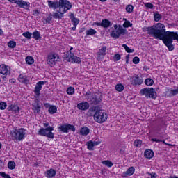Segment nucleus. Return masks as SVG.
I'll return each instance as SVG.
<instances>
[{
	"label": "nucleus",
	"mask_w": 178,
	"mask_h": 178,
	"mask_svg": "<svg viewBox=\"0 0 178 178\" xmlns=\"http://www.w3.org/2000/svg\"><path fill=\"white\" fill-rule=\"evenodd\" d=\"M146 30L155 40H161L168 51L175 49L173 40L178 42L177 32L166 31V26L162 23H157L155 26L146 27Z\"/></svg>",
	"instance_id": "obj_1"
},
{
	"label": "nucleus",
	"mask_w": 178,
	"mask_h": 178,
	"mask_svg": "<svg viewBox=\"0 0 178 178\" xmlns=\"http://www.w3.org/2000/svg\"><path fill=\"white\" fill-rule=\"evenodd\" d=\"M43 126L46 128H41L38 131V136H41L42 137H47V138L54 140L55 134L52 133V131H54V127L49 126V123L48 122L43 123Z\"/></svg>",
	"instance_id": "obj_2"
},
{
	"label": "nucleus",
	"mask_w": 178,
	"mask_h": 178,
	"mask_svg": "<svg viewBox=\"0 0 178 178\" xmlns=\"http://www.w3.org/2000/svg\"><path fill=\"white\" fill-rule=\"evenodd\" d=\"M11 140L13 141H23L26 137V129L24 128L15 129L10 131Z\"/></svg>",
	"instance_id": "obj_3"
},
{
	"label": "nucleus",
	"mask_w": 178,
	"mask_h": 178,
	"mask_svg": "<svg viewBox=\"0 0 178 178\" xmlns=\"http://www.w3.org/2000/svg\"><path fill=\"white\" fill-rule=\"evenodd\" d=\"M113 27L114 30L111 32L110 35L112 38H115V40H118L120 35H124L127 33V30L123 29L122 25L114 24Z\"/></svg>",
	"instance_id": "obj_4"
},
{
	"label": "nucleus",
	"mask_w": 178,
	"mask_h": 178,
	"mask_svg": "<svg viewBox=\"0 0 178 178\" xmlns=\"http://www.w3.org/2000/svg\"><path fill=\"white\" fill-rule=\"evenodd\" d=\"M94 120L97 122V123H104L108 120V114L104 110L97 111L94 114Z\"/></svg>",
	"instance_id": "obj_5"
},
{
	"label": "nucleus",
	"mask_w": 178,
	"mask_h": 178,
	"mask_svg": "<svg viewBox=\"0 0 178 178\" xmlns=\"http://www.w3.org/2000/svg\"><path fill=\"white\" fill-rule=\"evenodd\" d=\"M141 95H145L146 98H152V99H156L157 94L155 92V89L153 88H145L140 90Z\"/></svg>",
	"instance_id": "obj_6"
},
{
	"label": "nucleus",
	"mask_w": 178,
	"mask_h": 178,
	"mask_svg": "<svg viewBox=\"0 0 178 178\" xmlns=\"http://www.w3.org/2000/svg\"><path fill=\"white\" fill-rule=\"evenodd\" d=\"M72 9V3L67 0H59L58 1V10L63 13H66L67 10Z\"/></svg>",
	"instance_id": "obj_7"
},
{
	"label": "nucleus",
	"mask_w": 178,
	"mask_h": 178,
	"mask_svg": "<svg viewBox=\"0 0 178 178\" xmlns=\"http://www.w3.org/2000/svg\"><path fill=\"white\" fill-rule=\"evenodd\" d=\"M47 65H49L51 67L55 66L56 62H59V56L56 53H52L48 55L47 59Z\"/></svg>",
	"instance_id": "obj_8"
},
{
	"label": "nucleus",
	"mask_w": 178,
	"mask_h": 178,
	"mask_svg": "<svg viewBox=\"0 0 178 178\" xmlns=\"http://www.w3.org/2000/svg\"><path fill=\"white\" fill-rule=\"evenodd\" d=\"M89 102H91L92 105H98V104L102 102V95L100 93H93L89 97Z\"/></svg>",
	"instance_id": "obj_9"
},
{
	"label": "nucleus",
	"mask_w": 178,
	"mask_h": 178,
	"mask_svg": "<svg viewBox=\"0 0 178 178\" xmlns=\"http://www.w3.org/2000/svg\"><path fill=\"white\" fill-rule=\"evenodd\" d=\"M112 22L109 21V19H102L101 22H93V26H97L99 27H103V29H109V27H112Z\"/></svg>",
	"instance_id": "obj_10"
},
{
	"label": "nucleus",
	"mask_w": 178,
	"mask_h": 178,
	"mask_svg": "<svg viewBox=\"0 0 178 178\" xmlns=\"http://www.w3.org/2000/svg\"><path fill=\"white\" fill-rule=\"evenodd\" d=\"M11 3H16L19 8H23L24 9H29L30 8V3L23 0H8Z\"/></svg>",
	"instance_id": "obj_11"
},
{
	"label": "nucleus",
	"mask_w": 178,
	"mask_h": 178,
	"mask_svg": "<svg viewBox=\"0 0 178 178\" xmlns=\"http://www.w3.org/2000/svg\"><path fill=\"white\" fill-rule=\"evenodd\" d=\"M59 130L63 133H69V130H72V131H76V128L74 125H72L70 124H63L58 127Z\"/></svg>",
	"instance_id": "obj_12"
},
{
	"label": "nucleus",
	"mask_w": 178,
	"mask_h": 178,
	"mask_svg": "<svg viewBox=\"0 0 178 178\" xmlns=\"http://www.w3.org/2000/svg\"><path fill=\"white\" fill-rule=\"evenodd\" d=\"M44 84H47V81H40L36 83V86L33 90V92L35 93L36 98H38V97L40 96V91L42 90V86H44Z\"/></svg>",
	"instance_id": "obj_13"
},
{
	"label": "nucleus",
	"mask_w": 178,
	"mask_h": 178,
	"mask_svg": "<svg viewBox=\"0 0 178 178\" xmlns=\"http://www.w3.org/2000/svg\"><path fill=\"white\" fill-rule=\"evenodd\" d=\"M67 62H72V63H81V58L74 56V54H72L70 57H65Z\"/></svg>",
	"instance_id": "obj_14"
},
{
	"label": "nucleus",
	"mask_w": 178,
	"mask_h": 178,
	"mask_svg": "<svg viewBox=\"0 0 178 178\" xmlns=\"http://www.w3.org/2000/svg\"><path fill=\"white\" fill-rule=\"evenodd\" d=\"M70 19L73 24V27L72 28V30H73V31H75L76 29H77V25L80 23V19L76 18V17H74V13H71L70 15Z\"/></svg>",
	"instance_id": "obj_15"
},
{
	"label": "nucleus",
	"mask_w": 178,
	"mask_h": 178,
	"mask_svg": "<svg viewBox=\"0 0 178 178\" xmlns=\"http://www.w3.org/2000/svg\"><path fill=\"white\" fill-rule=\"evenodd\" d=\"M143 83V79L140 78L138 76H134L131 77V84H132V86H141Z\"/></svg>",
	"instance_id": "obj_16"
},
{
	"label": "nucleus",
	"mask_w": 178,
	"mask_h": 178,
	"mask_svg": "<svg viewBox=\"0 0 178 178\" xmlns=\"http://www.w3.org/2000/svg\"><path fill=\"white\" fill-rule=\"evenodd\" d=\"M76 107L79 111H87V109H90V103L88 102H82L79 103Z\"/></svg>",
	"instance_id": "obj_17"
},
{
	"label": "nucleus",
	"mask_w": 178,
	"mask_h": 178,
	"mask_svg": "<svg viewBox=\"0 0 178 178\" xmlns=\"http://www.w3.org/2000/svg\"><path fill=\"white\" fill-rule=\"evenodd\" d=\"M0 73L4 76H8V74H10V71L8 70V66L5 64H2L0 65Z\"/></svg>",
	"instance_id": "obj_18"
},
{
	"label": "nucleus",
	"mask_w": 178,
	"mask_h": 178,
	"mask_svg": "<svg viewBox=\"0 0 178 178\" xmlns=\"http://www.w3.org/2000/svg\"><path fill=\"white\" fill-rule=\"evenodd\" d=\"M134 172H136V168L134 167H130L126 172L122 173V177H127V176H132V175H134Z\"/></svg>",
	"instance_id": "obj_19"
},
{
	"label": "nucleus",
	"mask_w": 178,
	"mask_h": 178,
	"mask_svg": "<svg viewBox=\"0 0 178 178\" xmlns=\"http://www.w3.org/2000/svg\"><path fill=\"white\" fill-rule=\"evenodd\" d=\"M48 6L50 8L58 9L59 8V1H52L51 0L47 1Z\"/></svg>",
	"instance_id": "obj_20"
},
{
	"label": "nucleus",
	"mask_w": 178,
	"mask_h": 178,
	"mask_svg": "<svg viewBox=\"0 0 178 178\" xmlns=\"http://www.w3.org/2000/svg\"><path fill=\"white\" fill-rule=\"evenodd\" d=\"M7 109L9 111H13L15 113H20V107L17 106V105L11 104V105L8 106Z\"/></svg>",
	"instance_id": "obj_21"
},
{
	"label": "nucleus",
	"mask_w": 178,
	"mask_h": 178,
	"mask_svg": "<svg viewBox=\"0 0 178 178\" xmlns=\"http://www.w3.org/2000/svg\"><path fill=\"white\" fill-rule=\"evenodd\" d=\"M18 80L20 83H24V84L29 83V79L27 78V76H26V74H19Z\"/></svg>",
	"instance_id": "obj_22"
},
{
	"label": "nucleus",
	"mask_w": 178,
	"mask_h": 178,
	"mask_svg": "<svg viewBox=\"0 0 178 178\" xmlns=\"http://www.w3.org/2000/svg\"><path fill=\"white\" fill-rule=\"evenodd\" d=\"M56 175V171L54 169H50L45 172V176L46 177H48V178L55 177Z\"/></svg>",
	"instance_id": "obj_23"
},
{
	"label": "nucleus",
	"mask_w": 178,
	"mask_h": 178,
	"mask_svg": "<svg viewBox=\"0 0 178 178\" xmlns=\"http://www.w3.org/2000/svg\"><path fill=\"white\" fill-rule=\"evenodd\" d=\"M33 106L34 113H40V112L41 111V106L40 105V103H38V100H36L34 104H33Z\"/></svg>",
	"instance_id": "obj_24"
},
{
	"label": "nucleus",
	"mask_w": 178,
	"mask_h": 178,
	"mask_svg": "<svg viewBox=\"0 0 178 178\" xmlns=\"http://www.w3.org/2000/svg\"><path fill=\"white\" fill-rule=\"evenodd\" d=\"M79 134L81 136H88L90 134V129L88 127H82L79 131Z\"/></svg>",
	"instance_id": "obj_25"
},
{
	"label": "nucleus",
	"mask_w": 178,
	"mask_h": 178,
	"mask_svg": "<svg viewBox=\"0 0 178 178\" xmlns=\"http://www.w3.org/2000/svg\"><path fill=\"white\" fill-rule=\"evenodd\" d=\"M63 15L65 14L58 9L57 10V13H54L52 14V17L54 19H62V17H63Z\"/></svg>",
	"instance_id": "obj_26"
},
{
	"label": "nucleus",
	"mask_w": 178,
	"mask_h": 178,
	"mask_svg": "<svg viewBox=\"0 0 178 178\" xmlns=\"http://www.w3.org/2000/svg\"><path fill=\"white\" fill-rule=\"evenodd\" d=\"M144 155H145V158L151 159V158H154V152L151 149L145 150L144 152Z\"/></svg>",
	"instance_id": "obj_27"
},
{
	"label": "nucleus",
	"mask_w": 178,
	"mask_h": 178,
	"mask_svg": "<svg viewBox=\"0 0 178 178\" xmlns=\"http://www.w3.org/2000/svg\"><path fill=\"white\" fill-rule=\"evenodd\" d=\"M97 56H105L106 55V47H103L99 49V52L97 53Z\"/></svg>",
	"instance_id": "obj_28"
},
{
	"label": "nucleus",
	"mask_w": 178,
	"mask_h": 178,
	"mask_svg": "<svg viewBox=\"0 0 178 178\" xmlns=\"http://www.w3.org/2000/svg\"><path fill=\"white\" fill-rule=\"evenodd\" d=\"M97 34V31L95 29L90 28L89 30L86 31V36L88 37V35H95Z\"/></svg>",
	"instance_id": "obj_29"
},
{
	"label": "nucleus",
	"mask_w": 178,
	"mask_h": 178,
	"mask_svg": "<svg viewBox=\"0 0 178 178\" xmlns=\"http://www.w3.org/2000/svg\"><path fill=\"white\" fill-rule=\"evenodd\" d=\"M57 111L58 108L56 107V106H50L49 107L48 112L49 113H50V115H54V113H56Z\"/></svg>",
	"instance_id": "obj_30"
},
{
	"label": "nucleus",
	"mask_w": 178,
	"mask_h": 178,
	"mask_svg": "<svg viewBox=\"0 0 178 178\" xmlns=\"http://www.w3.org/2000/svg\"><path fill=\"white\" fill-rule=\"evenodd\" d=\"M32 35H33V38H34V40H41V34L38 31H34Z\"/></svg>",
	"instance_id": "obj_31"
},
{
	"label": "nucleus",
	"mask_w": 178,
	"mask_h": 178,
	"mask_svg": "<svg viewBox=\"0 0 178 178\" xmlns=\"http://www.w3.org/2000/svg\"><path fill=\"white\" fill-rule=\"evenodd\" d=\"M178 94V87L176 89H171L170 90L169 97L172 98V97H175V95H177Z\"/></svg>",
	"instance_id": "obj_32"
},
{
	"label": "nucleus",
	"mask_w": 178,
	"mask_h": 178,
	"mask_svg": "<svg viewBox=\"0 0 178 178\" xmlns=\"http://www.w3.org/2000/svg\"><path fill=\"white\" fill-rule=\"evenodd\" d=\"M51 21H52V13H50L46 19H44L43 23L44 24H49Z\"/></svg>",
	"instance_id": "obj_33"
},
{
	"label": "nucleus",
	"mask_w": 178,
	"mask_h": 178,
	"mask_svg": "<svg viewBox=\"0 0 178 178\" xmlns=\"http://www.w3.org/2000/svg\"><path fill=\"white\" fill-rule=\"evenodd\" d=\"M8 169H10V170H13L15 168H16V163L13 161H10L8 163Z\"/></svg>",
	"instance_id": "obj_34"
},
{
	"label": "nucleus",
	"mask_w": 178,
	"mask_h": 178,
	"mask_svg": "<svg viewBox=\"0 0 178 178\" xmlns=\"http://www.w3.org/2000/svg\"><path fill=\"white\" fill-rule=\"evenodd\" d=\"M115 90L118 91V92H122V91L124 90V86L122 83H118L115 86Z\"/></svg>",
	"instance_id": "obj_35"
},
{
	"label": "nucleus",
	"mask_w": 178,
	"mask_h": 178,
	"mask_svg": "<svg viewBox=\"0 0 178 178\" xmlns=\"http://www.w3.org/2000/svg\"><path fill=\"white\" fill-rule=\"evenodd\" d=\"M125 9H126V12L127 13H133L134 6H133V5H131V4H129L126 6Z\"/></svg>",
	"instance_id": "obj_36"
},
{
	"label": "nucleus",
	"mask_w": 178,
	"mask_h": 178,
	"mask_svg": "<svg viewBox=\"0 0 178 178\" xmlns=\"http://www.w3.org/2000/svg\"><path fill=\"white\" fill-rule=\"evenodd\" d=\"M102 163L103 165H105L108 168H112V166H113V163H112V161H111L109 160L103 161H102Z\"/></svg>",
	"instance_id": "obj_37"
},
{
	"label": "nucleus",
	"mask_w": 178,
	"mask_h": 178,
	"mask_svg": "<svg viewBox=\"0 0 178 178\" xmlns=\"http://www.w3.org/2000/svg\"><path fill=\"white\" fill-rule=\"evenodd\" d=\"M124 20L125 21L123 24V27H124V29H127L129 27H133V24H131L130 21L126 19H124Z\"/></svg>",
	"instance_id": "obj_38"
},
{
	"label": "nucleus",
	"mask_w": 178,
	"mask_h": 178,
	"mask_svg": "<svg viewBox=\"0 0 178 178\" xmlns=\"http://www.w3.org/2000/svg\"><path fill=\"white\" fill-rule=\"evenodd\" d=\"M26 63L27 65H33L34 63V58L32 56H28L26 58Z\"/></svg>",
	"instance_id": "obj_39"
},
{
	"label": "nucleus",
	"mask_w": 178,
	"mask_h": 178,
	"mask_svg": "<svg viewBox=\"0 0 178 178\" xmlns=\"http://www.w3.org/2000/svg\"><path fill=\"white\" fill-rule=\"evenodd\" d=\"M122 47L124 48L126 52L128 54H133L134 52V49H130L126 44H122Z\"/></svg>",
	"instance_id": "obj_40"
},
{
	"label": "nucleus",
	"mask_w": 178,
	"mask_h": 178,
	"mask_svg": "<svg viewBox=\"0 0 178 178\" xmlns=\"http://www.w3.org/2000/svg\"><path fill=\"white\" fill-rule=\"evenodd\" d=\"M145 84H146V86H153L154 85V80L151 78H147L145 80Z\"/></svg>",
	"instance_id": "obj_41"
},
{
	"label": "nucleus",
	"mask_w": 178,
	"mask_h": 178,
	"mask_svg": "<svg viewBox=\"0 0 178 178\" xmlns=\"http://www.w3.org/2000/svg\"><path fill=\"white\" fill-rule=\"evenodd\" d=\"M134 147H137L138 148H140L143 145V140H136L134 142Z\"/></svg>",
	"instance_id": "obj_42"
},
{
	"label": "nucleus",
	"mask_w": 178,
	"mask_h": 178,
	"mask_svg": "<svg viewBox=\"0 0 178 178\" xmlns=\"http://www.w3.org/2000/svg\"><path fill=\"white\" fill-rule=\"evenodd\" d=\"M154 22H159L162 19V15L156 13L154 14Z\"/></svg>",
	"instance_id": "obj_43"
},
{
	"label": "nucleus",
	"mask_w": 178,
	"mask_h": 178,
	"mask_svg": "<svg viewBox=\"0 0 178 178\" xmlns=\"http://www.w3.org/2000/svg\"><path fill=\"white\" fill-rule=\"evenodd\" d=\"M22 35L25 37V38H27V40H31V35H33V34L29 31H26L23 33Z\"/></svg>",
	"instance_id": "obj_44"
},
{
	"label": "nucleus",
	"mask_w": 178,
	"mask_h": 178,
	"mask_svg": "<svg viewBox=\"0 0 178 178\" xmlns=\"http://www.w3.org/2000/svg\"><path fill=\"white\" fill-rule=\"evenodd\" d=\"M87 147H88V149H89V151H94V145L92 143V141H88L87 142Z\"/></svg>",
	"instance_id": "obj_45"
},
{
	"label": "nucleus",
	"mask_w": 178,
	"mask_h": 178,
	"mask_svg": "<svg viewBox=\"0 0 178 178\" xmlns=\"http://www.w3.org/2000/svg\"><path fill=\"white\" fill-rule=\"evenodd\" d=\"M67 94H68V95H73V94H74V88L73 87L67 88Z\"/></svg>",
	"instance_id": "obj_46"
},
{
	"label": "nucleus",
	"mask_w": 178,
	"mask_h": 178,
	"mask_svg": "<svg viewBox=\"0 0 178 178\" xmlns=\"http://www.w3.org/2000/svg\"><path fill=\"white\" fill-rule=\"evenodd\" d=\"M8 46L9 47V48H15L16 47V42H15L13 40H10L8 43Z\"/></svg>",
	"instance_id": "obj_47"
},
{
	"label": "nucleus",
	"mask_w": 178,
	"mask_h": 178,
	"mask_svg": "<svg viewBox=\"0 0 178 178\" xmlns=\"http://www.w3.org/2000/svg\"><path fill=\"white\" fill-rule=\"evenodd\" d=\"M6 106H8V104H6V102H0V109L1 111L6 109Z\"/></svg>",
	"instance_id": "obj_48"
},
{
	"label": "nucleus",
	"mask_w": 178,
	"mask_h": 178,
	"mask_svg": "<svg viewBox=\"0 0 178 178\" xmlns=\"http://www.w3.org/2000/svg\"><path fill=\"white\" fill-rule=\"evenodd\" d=\"M133 63H134V65H138V63H140V58L136 56L133 58L132 60Z\"/></svg>",
	"instance_id": "obj_49"
},
{
	"label": "nucleus",
	"mask_w": 178,
	"mask_h": 178,
	"mask_svg": "<svg viewBox=\"0 0 178 178\" xmlns=\"http://www.w3.org/2000/svg\"><path fill=\"white\" fill-rule=\"evenodd\" d=\"M147 175L150 176L151 178H156L158 177V174L155 172H147Z\"/></svg>",
	"instance_id": "obj_50"
},
{
	"label": "nucleus",
	"mask_w": 178,
	"mask_h": 178,
	"mask_svg": "<svg viewBox=\"0 0 178 178\" xmlns=\"http://www.w3.org/2000/svg\"><path fill=\"white\" fill-rule=\"evenodd\" d=\"M0 176H1V177H3V178H12L10 177V175H9V174H6L5 172H0Z\"/></svg>",
	"instance_id": "obj_51"
},
{
	"label": "nucleus",
	"mask_w": 178,
	"mask_h": 178,
	"mask_svg": "<svg viewBox=\"0 0 178 178\" xmlns=\"http://www.w3.org/2000/svg\"><path fill=\"white\" fill-rule=\"evenodd\" d=\"M92 144L95 147L99 145V144H101V140H99V139H95L94 141H92Z\"/></svg>",
	"instance_id": "obj_52"
},
{
	"label": "nucleus",
	"mask_w": 178,
	"mask_h": 178,
	"mask_svg": "<svg viewBox=\"0 0 178 178\" xmlns=\"http://www.w3.org/2000/svg\"><path fill=\"white\" fill-rule=\"evenodd\" d=\"M92 94H94V93H92L91 91H90V90H88V92H86L85 95H86V97H87L88 101H89V98H90V97H91L92 95Z\"/></svg>",
	"instance_id": "obj_53"
},
{
	"label": "nucleus",
	"mask_w": 178,
	"mask_h": 178,
	"mask_svg": "<svg viewBox=\"0 0 178 178\" xmlns=\"http://www.w3.org/2000/svg\"><path fill=\"white\" fill-rule=\"evenodd\" d=\"M145 6L146 8H148L149 9H152V8H154V5L152 3H146L145 4Z\"/></svg>",
	"instance_id": "obj_54"
},
{
	"label": "nucleus",
	"mask_w": 178,
	"mask_h": 178,
	"mask_svg": "<svg viewBox=\"0 0 178 178\" xmlns=\"http://www.w3.org/2000/svg\"><path fill=\"white\" fill-rule=\"evenodd\" d=\"M115 60H120V54H117L114 56Z\"/></svg>",
	"instance_id": "obj_55"
},
{
	"label": "nucleus",
	"mask_w": 178,
	"mask_h": 178,
	"mask_svg": "<svg viewBox=\"0 0 178 178\" xmlns=\"http://www.w3.org/2000/svg\"><path fill=\"white\" fill-rule=\"evenodd\" d=\"M161 143H163L165 144V145H168V147H173V145L169 144V143H166L165 142V140H161Z\"/></svg>",
	"instance_id": "obj_56"
},
{
	"label": "nucleus",
	"mask_w": 178,
	"mask_h": 178,
	"mask_svg": "<svg viewBox=\"0 0 178 178\" xmlns=\"http://www.w3.org/2000/svg\"><path fill=\"white\" fill-rule=\"evenodd\" d=\"M151 140L154 143H161L162 141V140H159V139H156V138H152Z\"/></svg>",
	"instance_id": "obj_57"
},
{
	"label": "nucleus",
	"mask_w": 178,
	"mask_h": 178,
	"mask_svg": "<svg viewBox=\"0 0 178 178\" xmlns=\"http://www.w3.org/2000/svg\"><path fill=\"white\" fill-rule=\"evenodd\" d=\"M40 13V11H38V10H35L33 11V15L35 16H38V14Z\"/></svg>",
	"instance_id": "obj_58"
},
{
	"label": "nucleus",
	"mask_w": 178,
	"mask_h": 178,
	"mask_svg": "<svg viewBox=\"0 0 178 178\" xmlns=\"http://www.w3.org/2000/svg\"><path fill=\"white\" fill-rule=\"evenodd\" d=\"M9 83H16V79L13 78L9 80Z\"/></svg>",
	"instance_id": "obj_59"
},
{
	"label": "nucleus",
	"mask_w": 178,
	"mask_h": 178,
	"mask_svg": "<svg viewBox=\"0 0 178 178\" xmlns=\"http://www.w3.org/2000/svg\"><path fill=\"white\" fill-rule=\"evenodd\" d=\"M44 106H45V108H49V106H51V105L49 103H45Z\"/></svg>",
	"instance_id": "obj_60"
},
{
	"label": "nucleus",
	"mask_w": 178,
	"mask_h": 178,
	"mask_svg": "<svg viewBox=\"0 0 178 178\" xmlns=\"http://www.w3.org/2000/svg\"><path fill=\"white\" fill-rule=\"evenodd\" d=\"M83 31H86V28H82L81 29V30L79 31V33H83Z\"/></svg>",
	"instance_id": "obj_61"
},
{
	"label": "nucleus",
	"mask_w": 178,
	"mask_h": 178,
	"mask_svg": "<svg viewBox=\"0 0 178 178\" xmlns=\"http://www.w3.org/2000/svg\"><path fill=\"white\" fill-rule=\"evenodd\" d=\"M0 35H3V32L2 31V29L0 28Z\"/></svg>",
	"instance_id": "obj_62"
},
{
	"label": "nucleus",
	"mask_w": 178,
	"mask_h": 178,
	"mask_svg": "<svg viewBox=\"0 0 178 178\" xmlns=\"http://www.w3.org/2000/svg\"><path fill=\"white\" fill-rule=\"evenodd\" d=\"M72 51H73V47H70V55H72Z\"/></svg>",
	"instance_id": "obj_63"
},
{
	"label": "nucleus",
	"mask_w": 178,
	"mask_h": 178,
	"mask_svg": "<svg viewBox=\"0 0 178 178\" xmlns=\"http://www.w3.org/2000/svg\"><path fill=\"white\" fill-rule=\"evenodd\" d=\"M170 178H178V177L176 176H174V177H170Z\"/></svg>",
	"instance_id": "obj_64"
}]
</instances>
